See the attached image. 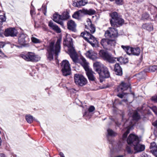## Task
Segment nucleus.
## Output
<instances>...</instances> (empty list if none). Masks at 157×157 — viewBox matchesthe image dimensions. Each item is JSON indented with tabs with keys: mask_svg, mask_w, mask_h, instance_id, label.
I'll return each mask as SVG.
<instances>
[{
	"mask_svg": "<svg viewBox=\"0 0 157 157\" xmlns=\"http://www.w3.org/2000/svg\"><path fill=\"white\" fill-rule=\"evenodd\" d=\"M62 39L59 38L58 39L55 44L54 41H52L49 43L47 47V56L48 59L51 61L53 59V54L58 56L60 52V43Z\"/></svg>",
	"mask_w": 157,
	"mask_h": 157,
	"instance_id": "nucleus-1",
	"label": "nucleus"
},
{
	"mask_svg": "<svg viewBox=\"0 0 157 157\" xmlns=\"http://www.w3.org/2000/svg\"><path fill=\"white\" fill-rule=\"evenodd\" d=\"M63 45L67 46L68 48V54L72 59L73 61L75 62H79V59L78 55L73 47L72 39L71 37H67L64 39Z\"/></svg>",
	"mask_w": 157,
	"mask_h": 157,
	"instance_id": "nucleus-2",
	"label": "nucleus"
},
{
	"mask_svg": "<svg viewBox=\"0 0 157 157\" xmlns=\"http://www.w3.org/2000/svg\"><path fill=\"white\" fill-rule=\"evenodd\" d=\"M75 63H79L82 66L86 71V74L89 80L92 81L95 80V78L94 75V73L90 69L88 65L89 63L82 56H81L79 59V62H75Z\"/></svg>",
	"mask_w": 157,
	"mask_h": 157,
	"instance_id": "nucleus-3",
	"label": "nucleus"
},
{
	"mask_svg": "<svg viewBox=\"0 0 157 157\" xmlns=\"http://www.w3.org/2000/svg\"><path fill=\"white\" fill-rule=\"evenodd\" d=\"M110 16L112 19L110 21L112 27H117L124 24V20L118 16L117 13L113 12L111 13Z\"/></svg>",
	"mask_w": 157,
	"mask_h": 157,
	"instance_id": "nucleus-4",
	"label": "nucleus"
},
{
	"mask_svg": "<svg viewBox=\"0 0 157 157\" xmlns=\"http://www.w3.org/2000/svg\"><path fill=\"white\" fill-rule=\"evenodd\" d=\"M81 36L84 38V39L87 42L90 44L93 47H95L98 43L96 39L92 35L90 34L89 32L87 31L82 32Z\"/></svg>",
	"mask_w": 157,
	"mask_h": 157,
	"instance_id": "nucleus-5",
	"label": "nucleus"
},
{
	"mask_svg": "<svg viewBox=\"0 0 157 157\" xmlns=\"http://www.w3.org/2000/svg\"><path fill=\"white\" fill-rule=\"evenodd\" d=\"M29 41V39L27 35L24 33H21L19 35L18 37V42L21 45L16 46L13 45V46H15L18 48L23 47H28L29 46L28 42Z\"/></svg>",
	"mask_w": 157,
	"mask_h": 157,
	"instance_id": "nucleus-6",
	"label": "nucleus"
},
{
	"mask_svg": "<svg viewBox=\"0 0 157 157\" xmlns=\"http://www.w3.org/2000/svg\"><path fill=\"white\" fill-rule=\"evenodd\" d=\"M100 56L105 60L109 63H115L116 58L113 57L111 54L103 50H101L99 52Z\"/></svg>",
	"mask_w": 157,
	"mask_h": 157,
	"instance_id": "nucleus-7",
	"label": "nucleus"
},
{
	"mask_svg": "<svg viewBox=\"0 0 157 157\" xmlns=\"http://www.w3.org/2000/svg\"><path fill=\"white\" fill-rule=\"evenodd\" d=\"M20 56L28 61L36 62L40 60V57L32 52H28L25 54H21Z\"/></svg>",
	"mask_w": 157,
	"mask_h": 157,
	"instance_id": "nucleus-8",
	"label": "nucleus"
},
{
	"mask_svg": "<svg viewBox=\"0 0 157 157\" xmlns=\"http://www.w3.org/2000/svg\"><path fill=\"white\" fill-rule=\"evenodd\" d=\"M116 43L115 40L103 39L101 41V44L103 48L109 50L113 48L115 45Z\"/></svg>",
	"mask_w": 157,
	"mask_h": 157,
	"instance_id": "nucleus-9",
	"label": "nucleus"
},
{
	"mask_svg": "<svg viewBox=\"0 0 157 157\" xmlns=\"http://www.w3.org/2000/svg\"><path fill=\"white\" fill-rule=\"evenodd\" d=\"M74 79L75 83L80 86H84L87 83V79L81 74H75Z\"/></svg>",
	"mask_w": 157,
	"mask_h": 157,
	"instance_id": "nucleus-10",
	"label": "nucleus"
},
{
	"mask_svg": "<svg viewBox=\"0 0 157 157\" xmlns=\"http://www.w3.org/2000/svg\"><path fill=\"white\" fill-rule=\"evenodd\" d=\"M61 67L63 75L67 76L70 75L71 68L69 62L66 60H63L61 63Z\"/></svg>",
	"mask_w": 157,
	"mask_h": 157,
	"instance_id": "nucleus-11",
	"label": "nucleus"
},
{
	"mask_svg": "<svg viewBox=\"0 0 157 157\" xmlns=\"http://www.w3.org/2000/svg\"><path fill=\"white\" fill-rule=\"evenodd\" d=\"M114 28L113 27L109 28L105 32V36L106 37L115 38L118 37V30Z\"/></svg>",
	"mask_w": 157,
	"mask_h": 157,
	"instance_id": "nucleus-12",
	"label": "nucleus"
},
{
	"mask_svg": "<svg viewBox=\"0 0 157 157\" xmlns=\"http://www.w3.org/2000/svg\"><path fill=\"white\" fill-rule=\"evenodd\" d=\"M139 141L138 136L132 134H130L127 139V142L129 144L133 145Z\"/></svg>",
	"mask_w": 157,
	"mask_h": 157,
	"instance_id": "nucleus-13",
	"label": "nucleus"
},
{
	"mask_svg": "<svg viewBox=\"0 0 157 157\" xmlns=\"http://www.w3.org/2000/svg\"><path fill=\"white\" fill-rule=\"evenodd\" d=\"M98 74L100 78H108L110 77V73L107 68L103 67L100 73Z\"/></svg>",
	"mask_w": 157,
	"mask_h": 157,
	"instance_id": "nucleus-14",
	"label": "nucleus"
},
{
	"mask_svg": "<svg viewBox=\"0 0 157 157\" xmlns=\"http://www.w3.org/2000/svg\"><path fill=\"white\" fill-rule=\"evenodd\" d=\"M85 55L87 57L93 60H95L98 58L97 53L91 50L87 51Z\"/></svg>",
	"mask_w": 157,
	"mask_h": 157,
	"instance_id": "nucleus-15",
	"label": "nucleus"
},
{
	"mask_svg": "<svg viewBox=\"0 0 157 157\" xmlns=\"http://www.w3.org/2000/svg\"><path fill=\"white\" fill-rule=\"evenodd\" d=\"M134 150L137 152H140L143 151L145 149V146L140 144V140L137 143L133 145Z\"/></svg>",
	"mask_w": 157,
	"mask_h": 157,
	"instance_id": "nucleus-16",
	"label": "nucleus"
},
{
	"mask_svg": "<svg viewBox=\"0 0 157 157\" xmlns=\"http://www.w3.org/2000/svg\"><path fill=\"white\" fill-rule=\"evenodd\" d=\"M130 84L122 82L117 88V91L123 92L127 90L130 87Z\"/></svg>",
	"mask_w": 157,
	"mask_h": 157,
	"instance_id": "nucleus-17",
	"label": "nucleus"
},
{
	"mask_svg": "<svg viewBox=\"0 0 157 157\" xmlns=\"http://www.w3.org/2000/svg\"><path fill=\"white\" fill-rule=\"evenodd\" d=\"M93 66L95 71L100 73L103 67H105L100 62H96L94 63Z\"/></svg>",
	"mask_w": 157,
	"mask_h": 157,
	"instance_id": "nucleus-18",
	"label": "nucleus"
},
{
	"mask_svg": "<svg viewBox=\"0 0 157 157\" xmlns=\"http://www.w3.org/2000/svg\"><path fill=\"white\" fill-rule=\"evenodd\" d=\"M61 15L58 13H55L53 15V20L62 26H64L63 23L61 19Z\"/></svg>",
	"mask_w": 157,
	"mask_h": 157,
	"instance_id": "nucleus-19",
	"label": "nucleus"
},
{
	"mask_svg": "<svg viewBox=\"0 0 157 157\" xmlns=\"http://www.w3.org/2000/svg\"><path fill=\"white\" fill-rule=\"evenodd\" d=\"M67 28L70 30L75 31L76 26L75 22L72 20L68 21L67 22Z\"/></svg>",
	"mask_w": 157,
	"mask_h": 157,
	"instance_id": "nucleus-20",
	"label": "nucleus"
},
{
	"mask_svg": "<svg viewBox=\"0 0 157 157\" xmlns=\"http://www.w3.org/2000/svg\"><path fill=\"white\" fill-rule=\"evenodd\" d=\"M48 26L50 28L56 31L57 33H60L61 32L60 29L52 21H49L48 24Z\"/></svg>",
	"mask_w": 157,
	"mask_h": 157,
	"instance_id": "nucleus-21",
	"label": "nucleus"
},
{
	"mask_svg": "<svg viewBox=\"0 0 157 157\" xmlns=\"http://www.w3.org/2000/svg\"><path fill=\"white\" fill-rule=\"evenodd\" d=\"M87 22L88 23V25L87 26L86 25H85L86 28L88 30V31H87L88 32L90 31V33H94L95 31V27L92 24L90 20H89V21Z\"/></svg>",
	"mask_w": 157,
	"mask_h": 157,
	"instance_id": "nucleus-22",
	"label": "nucleus"
},
{
	"mask_svg": "<svg viewBox=\"0 0 157 157\" xmlns=\"http://www.w3.org/2000/svg\"><path fill=\"white\" fill-rule=\"evenodd\" d=\"M150 148L152 154L156 157H157V145L155 142H153L151 143Z\"/></svg>",
	"mask_w": 157,
	"mask_h": 157,
	"instance_id": "nucleus-23",
	"label": "nucleus"
},
{
	"mask_svg": "<svg viewBox=\"0 0 157 157\" xmlns=\"http://www.w3.org/2000/svg\"><path fill=\"white\" fill-rule=\"evenodd\" d=\"M87 3V0H80L73 3V5L76 7H79L81 6H85Z\"/></svg>",
	"mask_w": 157,
	"mask_h": 157,
	"instance_id": "nucleus-24",
	"label": "nucleus"
},
{
	"mask_svg": "<svg viewBox=\"0 0 157 157\" xmlns=\"http://www.w3.org/2000/svg\"><path fill=\"white\" fill-rule=\"evenodd\" d=\"M114 71L116 74L118 75L121 76L122 75V68L118 63H116L114 65Z\"/></svg>",
	"mask_w": 157,
	"mask_h": 157,
	"instance_id": "nucleus-25",
	"label": "nucleus"
},
{
	"mask_svg": "<svg viewBox=\"0 0 157 157\" xmlns=\"http://www.w3.org/2000/svg\"><path fill=\"white\" fill-rule=\"evenodd\" d=\"M82 12L83 13L85 14H88L90 15H92L95 14V11L92 9L87 10L85 9H82Z\"/></svg>",
	"mask_w": 157,
	"mask_h": 157,
	"instance_id": "nucleus-26",
	"label": "nucleus"
},
{
	"mask_svg": "<svg viewBox=\"0 0 157 157\" xmlns=\"http://www.w3.org/2000/svg\"><path fill=\"white\" fill-rule=\"evenodd\" d=\"M82 10H78L75 12L72 15V17L75 19H79L81 17L82 14L83 13L82 12Z\"/></svg>",
	"mask_w": 157,
	"mask_h": 157,
	"instance_id": "nucleus-27",
	"label": "nucleus"
},
{
	"mask_svg": "<svg viewBox=\"0 0 157 157\" xmlns=\"http://www.w3.org/2000/svg\"><path fill=\"white\" fill-rule=\"evenodd\" d=\"M61 15V21L67 20L70 17L69 13L67 11L63 12Z\"/></svg>",
	"mask_w": 157,
	"mask_h": 157,
	"instance_id": "nucleus-28",
	"label": "nucleus"
},
{
	"mask_svg": "<svg viewBox=\"0 0 157 157\" xmlns=\"http://www.w3.org/2000/svg\"><path fill=\"white\" fill-rule=\"evenodd\" d=\"M18 33L17 30L15 28H10V36H16Z\"/></svg>",
	"mask_w": 157,
	"mask_h": 157,
	"instance_id": "nucleus-29",
	"label": "nucleus"
},
{
	"mask_svg": "<svg viewBox=\"0 0 157 157\" xmlns=\"http://www.w3.org/2000/svg\"><path fill=\"white\" fill-rule=\"evenodd\" d=\"M142 27L149 31H151L153 29L152 25L146 23L143 24L142 26Z\"/></svg>",
	"mask_w": 157,
	"mask_h": 157,
	"instance_id": "nucleus-30",
	"label": "nucleus"
},
{
	"mask_svg": "<svg viewBox=\"0 0 157 157\" xmlns=\"http://www.w3.org/2000/svg\"><path fill=\"white\" fill-rule=\"evenodd\" d=\"M132 55L138 56L139 55L140 50L139 48H132Z\"/></svg>",
	"mask_w": 157,
	"mask_h": 157,
	"instance_id": "nucleus-31",
	"label": "nucleus"
},
{
	"mask_svg": "<svg viewBox=\"0 0 157 157\" xmlns=\"http://www.w3.org/2000/svg\"><path fill=\"white\" fill-rule=\"evenodd\" d=\"M25 119L27 122L29 123H31L33 121V117L30 114L26 115L25 116Z\"/></svg>",
	"mask_w": 157,
	"mask_h": 157,
	"instance_id": "nucleus-32",
	"label": "nucleus"
},
{
	"mask_svg": "<svg viewBox=\"0 0 157 157\" xmlns=\"http://www.w3.org/2000/svg\"><path fill=\"white\" fill-rule=\"evenodd\" d=\"M108 135L111 136H114L117 135V134L112 129L109 128L107 130Z\"/></svg>",
	"mask_w": 157,
	"mask_h": 157,
	"instance_id": "nucleus-33",
	"label": "nucleus"
},
{
	"mask_svg": "<svg viewBox=\"0 0 157 157\" xmlns=\"http://www.w3.org/2000/svg\"><path fill=\"white\" fill-rule=\"evenodd\" d=\"M132 118L134 120L137 121L140 118V116L139 115L137 112H136L134 113L132 116Z\"/></svg>",
	"mask_w": 157,
	"mask_h": 157,
	"instance_id": "nucleus-34",
	"label": "nucleus"
},
{
	"mask_svg": "<svg viewBox=\"0 0 157 157\" xmlns=\"http://www.w3.org/2000/svg\"><path fill=\"white\" fill-rule=\"evenodd\" d=\"M32 41L35 44L40 43L41 42V41L36 38L34 37H31Z\"/></svg>",
	"mask_w": 157,
	"mask_h": 157,
	"instance_id": "nucleus-35",
	"label": "nucleus"
},
{
	"mask_svg": "<svg viewBox=\"0 0 157 157\" xmlns=\"http://www.w3.org/2000/svg\"><path fill=\"white\" fill-rule=\"evenodd\" d=\"M130 128H127V130L123 134L122 136V139L123 140H124L126 139L127 135L130 132Z\"/></svg>",
	"mask_w": 157,
	"mask_h": 157,
	"instance_id": "nucleus-36",
	"label": "nucleus"
},
{
	"mask_svg": "<svg viewBox=\"0 0 157 157\" xmlns=\"http://www.w3.org/2000/svg\"><path fill=\"white\" fill-rule=\"evenodd\" d=\"M6 20V17L4 16L0 15V26L2 25V22L5 21Z\"/></svg>",
	"mask_w": 157,
	"mask_h": 157,
	"instance_id": "nucleus-37",
	"label": "nucleus"
},
{
	"mask_svg": "<svg viewBox=\"0 0 157 157\" xmlns=\"http://www.w3.org/2000/svg\"><path fill=\"white\" fill-rule=\"evenodd\" d=\"M149 70L152 72H155L157 70V66L154 65L150 67Z\"/></svg>",
	"mask_w": 157,
	"mask_h": 157,
	"instance_id": "nucleus-38",
	"label": "nucleus"
},
{
	"mask_svg": "<svg viewBox=\"0 0 157 157\" xmlns=\"http://www.w3.org/2000/svg\"><path fill=\"white\" fill-rule=\"evenodd\" d=\"M111 1H115V3L117 5H120L123 4V0H110Z\"/></svg>",
	"mask_w": 157,
	"mask_h": 157,
	"instance_id": "nucleus-39",
	"label": "nucleus"
},
{
	"mask_svg": "<svg viewBox=\"0 0 157 157\" xmlns=\"http://www.w3.org/2000/svg\"><path fill=\"white\" fill-rule=\"evenodd\" d=\"M149 17V15L147 13H145L143 14L142 18L143 20H147Z\"/></svg>",
	"mask_w": 157,
	"mask_h": 157,
	"instance_id": "nucleus-40",
	"label": "nucleus"
},
{
	"mask_svg": "<svg viewBox=\"0 0 157 157\" xmlns=\"http://www.w3.org/2000/svg\"><path fill=\"white\" fill-rule=\"evenodd\" d=\"M125 150L128 154H132L133 153V151L131 149V147L128 146L126 147Z\"/></svg>",
	"mask_w": 157,
	"mask_h": 157,
	"instance_id": "nucleus-41",
	"label": "nucleus"
},
{
	"mask_svg": "<svg viewBox=\"0 0 157 157\" xmlns=\"http://www.w3.org/2000/svg\"><path fill=\"white\" fill-rule=\"evenodd\" d=\"M4 34L6 36H10V28H8L5 31Z\"/></svg>",
	"mask_w": 157,
	"mask_h": 157,
	"instance_id": "nucleus-42",
	"label": "nucleus"
},
{
	"mask_svg": "<svg viewBox=\"0 0 157 157\" xmlns=\"http://www.w3.org/2000/svg\"><path fill=\"white\" fill-rule=\"evenodd\" d=\"M126 94H127V93H123V94H119L117 95V96L121 98H127V95H126Z\"/></svg>",
	"mask_w": 157,
	"mask_h": 157,
	"instance_id": "nucleus-43",
	"label": "nucleus"
},
{
	"mask_svg": "<svg viewBox=\"0 0 157 157\" xmlns=\"http://www.w3.org/2000/svg\"><path fill=\"white\" fill-rule=\"evenodd\" d=\"M132 48L130 47L129 46L128 47L127 49V51H126V53L129 55H130L132 54Z\"/></svg>",
	"mask_w": 157,
	"mask_h": 157,
	"instance_id": "nucleus-44",
	"label": "nucleus"
},
{
	"mask_svg": "<svg viewBox=\"0 0 157 157\" xmlns=\"http://www.w3.org/2000/svg\"><path fill=\"white\" fill-rule=\"evenodd\" d=\"M151 100L155 102H157V95H155L151 98Z\"/></svg>",
	"mask_w": 157,
	"mask_h": 157,
	"instance_id": "nucleus-45",
	"label": "nucleus"
},
{
	"mask_svg": "<svg viewBox=\"0 0 157 157\" xmlns=\"http://www.w3.org/2000/svg\"><path fill=\"white\" fill-rule=\"evenodd\" d=\"M94 110V107L93 106H91L89 107L88 111L89 112H93Z\"/></svg>",
	"mask_w": 157,
	"mask_h": 157,
	"instance_id": "nucleus-46",
	"label": "nucleus"
},
{
	"mask_svg": "<svg viewBox=\"0 0 157 157\" xmlns=\"http://www.w3.org/2000/svg\"><path fill=\"white\" fill-rule=\"evenodd\" d=\"M129 46H128L122 45L121 48L126 52L127 51V49Z\"/></svg>",
	"mask_w": 157,
	"mask_h": 157,
	"instance_id": "nucleus-47",
	"label": "nucleus"
},
{
	"mask_svg": "<svg viewBox=\"0 0 157 157\" xmlns=\"http://www.w3.org/2000/svg\"><path fill=\"white\" fill-rule=\"evenodd\" d=\"M6 43L4 42H0V48H3L5 45Z\"/></svg>",
	"mask_w": 157,
	"mask_h": 157,
	"instance_id": "nucleus-48",
	"label": "nucleus"
},
{
	"mask_svg": "<svg viewBox=\"0 0 157 157\" xmlns=\"http://www.w3.org/2000/svg\"><path fill=\"white\" fill-rule=\"evenodd\" d=\"M152 109L153 111L157 115V107L155 106Z\"/></svg>",
	"mask_w": 157,
	"mask_h": 157,
	"instance_id": "nucleus-49",
	"label": "nucleus"
},
{
	"mask_svg": "<svg viewBox=\"0 0 157 157\" xmlns=\"http://www.w3.org/2000/svg\"><path fill=\"white\" fill-rule=\"evenodd\" d=\"M0 56L2 57L6 56L4 53L1 50H0Z\"/></svg>",
	"mask_w": 157,
	"mask_h": 157,
	"instance_id": "nucleus-50",
	"label": "nucleus"
},
{
	"mask_svg": "<svg viewBox=\"0 0 157 157\" xmlns=\"http://www.w3.org/2000/svg\"><path fill=\"white\" fill-rule=\"evenodd\" d=\"M35 13V11L31 9L30 10V13L32 16Z\"/></svg>",
	"mask_w": 157,
	"mask_h": 157,
	"instance_id": "nucleus-51",
	"label": "nucleus"
},
{
	"mask_svg": "<svg viewBox=\"0 0 157 157\" xmlns=\"http://www.w3.org/2000/svg\"><path fill=\"white\" fill-rule=\"evenodd\" d=\"M140 157H148V155L145 153H144L141 155Z\"/></svg>",
	"mask_w": 157,
	"mask_h": 157,
	"instance_id": "nucleus-52",
	"label": "nucleus"
},
{
	"mask_svg": "<svg viewBox=\"0 0 157 157\" xmlns=\"http://www.w3.org/2000/svg\"><path fill=\"white\" fill-rule=\"evenodd\" d=\"M152 125L155 127H157V120L152 123Z\"/></svg>",
	"mask_w": 157,
	"mask_h": 157,
	"instance_id": "nucleus-53",
	"label": "nucleus"
},
{
	"mask_svg": "<svg viewBox=\"0 0 157 157\" xmlns=\"http://www.w3.org/2000/svg\"><path fill=\"white\" fill-rule=\"evenodd\" d=\"M59 155L61 157H63L64 156V154L63 152H60Z\"/></svg>",
	"mask_w": 157,
	"mask_h": 157,
	"instance_id": "nucleus-54",
	"label": "nucleus"
},
{
	"mask_svg": "<svg viewBox=\"0 0 157 157\" xmlns=\"http://www.w3.org/2000/svg\"><path fill=\"white\" fill-rule=\"evenodd\" d=\"M89 113L88 112L86 111V112H85V113L83 114V116H86L87 115H88V114Z\"/></svg>",
	"mask_w": 157,
	"mask_h": 157,
	"instance_id": "nucleus-55",
	"label": "nucleus"
},
{
	"mask_svg": "<svg viewBox=\"0 0 157 157\" xmlns=\"http://www.w3.org/2000/svg\"><path fill=\"white\" fill-rule=\"evenodd\" d=\"M122 101H124L125 102H126L127 101V99H124L122 100Z\"/></svg>",
	"mask_w": 157,
	"mask_h": 157,
	"instance_id": "nucleus-56",
	"label": "nucleus"
},
{
	"mask_svg": "<svg viewBox=\"0 0 157 157\" xmlns=\"http://www.w3.org/2000/svg\"><path fill=\"white\" fill-rule=\"evenodd\" d=\"M0 157H5L4 154H0Z\"/></svg>",
	"mask_w": 157,
	"mask_h": 157,
	"instance_id": "nucleus-57",
	"label": "nucleus"
},
{
	"mask_svg": "<svg viewBox=\"0 0 157 157\" xmlns=\"http://www.w3.org/2000/svg\"><path fill=\"white\" fill-rule=\"evenodd\" d=\"M121 145L119 146V148L117 150V151H120V150H121Z\"/></svg>",
	"mask_w": 157,
	"mask_h": 157,
	"instance_id": "nucleus-58",
	"label": "nucleus"
},
{
	"mask_svg": "<svg viewBox=\"0 0 157 157\" xmlns=\"http://www.w3.org/2000/svg\"><path fill=\"white\" fill-rule=\"evenodd\" d=\"M1 31H2L1 28H0V36H1L2 35V32Z\"/></svg>",
	"mask_w": 157,
	"mask_h": 157,
	"instance_id": "nucleus-59",
	"label": "nucleus"
},
{
	"mask_svg": "<svg viewBox=\"0 0 157 157\" xmlns=\"http://www.w3.org/2000/svg\"><path fill=\"white\" fill-rule=\"evenodd\" d=\"M116 124L118 126H119V125H120V123L118 122H116Z\"/></svg>",
	"mask_w": 157,
	"mask_h": 157,
	"instance_id": "nucleus-60",
	"label": "nucleus"
},
{
	"mask_svg": "<svg viewBox=\"0 0 157 157\" xmlns=\"http://www.w3.org/2000/svg\"><path fill=\"white\" fill-rule=\"evenodd\" d=\"M115 157H124V156L123 155H118V156H116Z\"/></svg>",
	"mask_w": 157,
	"mask_h": 157,
	"instance_id": "nucleus-61",
	"label": "nucleus"
},
{
	"mask_svg": "<svg viewBox=\"0 0 157 157\" xmlns=\"http://www.w3.org/2000/svg\"><path fill=\"white\" fill-rule=\"evenodd\" d=\"M1 143H2V140H1V137H0V146L1 145Z\"/></svg>",
	"mask_w": 157,
	"mask_h": 157,
	"instance_id": "nucleus-62",
	"label": "nucleus"
},
{
	"mask_svg": "<svg viewBox=\"0 0 157 157\" xmlns=\"http://www.w3.org/2000/svg\"><path fill=\"white\" fill-rule=\"evenodd\" d=\"M120 59V58H117V60L118 61H119Z\"/></svg>",
	"mask_w": 157,
	"mask_h": 157,
	"instance_id": "nucleus-63",
	"label": "nucleus"
},
{
	"mask_svg": "<svg viewBox=\"0 0 157 157\" xmlns=\"http://www.w3.org/2000/svg\"><path fill=\"white\" fill-rule=\"evenodd\" d=\"M46 11H45V12H44V15H46Z\"/></svg>",
	"mask_w": 157,
	"mask_h": 157,
	"instance_id": "nucleus-64",
	"label": "nucleus"
}]
</instances>
